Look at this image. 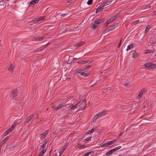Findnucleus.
Returning <instances> with one entry per match:
<instances>
[{
	"instance_id": "bf43d9fd",
	"label": "nucleus",
	"mask_w": 156,
	"mask_h": 156,
	"mask_svg": "<svg viewBox=\"0 0 156 156\" xmlns=\"http://www.w3.org/2000/svg\"><path fill=\"white\" fill-rule=\"evenodd\" d=\"M115 148L116 151H117L118 150V149L117 147Z\"/></svg>"
},
{
	"instance_id": "774afa93",
	"label": "nucleus",
	"mask_w": 156,
	"mask_h": 156,
	"mask_svg": "<svg viewBox=\"0 0 156 156\" xmlns=\"http://www.w3.org/2000/svg\"><path fill=\"white\" fill-rule=\"evenodd\" d=\"M69 105H70V104H69ZM68 105H67V106H68Z\"/></svg>"
},
{
	"instance_id": "37998d69",
	"label": "nucleus",
	"mask_w": 156,
	"mask_h": 156,
	"mask_svg": "<svg viewBox=\"0 0 156 156\" xmlns=\"http://www.w3.org/2000/svg\"><path fill=\"white\" fill-rule=\"evenodd\" d=\"M42 151H41V152L43 153V154H44V153L46 151V150H44V149H42Z\"/></svg>"
},
{
	"instance_id": "4be33fe9",
	"label": "nucleus",
	"mask_w": 156,
	"mask_h": 156,
	"mask_svg": "<svg viewBox=\"0 0 156 156\" xmlns=\"http://www.w3.org/2000/svg\"><path fill=\"white\" fill-rule=\"evenodd\" d=\"M14 68V66L12 64H11L9 68L8 69V70L11 71L12 73L13 71V70Z\"/></svg>"
},
{
	"instance_id": "5701e85b",
	"label": "nucleus",
	"mask_w": 156,
	"mask_h": 156,
	"mask_svg": "<svg viewBox=\"0 0 156 156\" xmlns=\"http://www.w3.org/2000/svg\"><path fill=\"white\" fill-rule=\"evenodd\" d=\"M34 40L36 41H41L43 39V37H39L34 38Z\"/></svg>"
},
{
	"instance_id": "b1692460",
	"label": "nucleus",
	"mask_w": 156,
	"mask_h": 156,
	"mask_svg": "<svg viewBox=\"0 0 156 156\" xmlns=\"http://www.w3.org/2000/svg\"><path fill=\"white\" fill-rule=\"evenodd\" d=\"M48 142V141H46L44 142V143L43 144L41 145L40 147V149H44V147L46 145L47 143Z\"/></svg>"
},
{
	"instance_id": "aec40b11",
	"label": "nucleus",
	"mask_w": 156,
	"mask_h": 156,
	"mask_svg": "<svg viewBox=\"0 0 156 156\" xmlns=\"http://www.w3.org/2000/svg\"><path fill=\"white\" fill-rule=\"evenodd\" d=\"M146 91L145 89H143L140 90V93L139 94L137 97L140 98L142 95Z\"/></svg>"
},
{
	"instance_id": "13d9d810",
	"label": "nucleus",
	"mask_w": 156,
	"mask_h": 156,
	"mask_svg": "<svg viewBox=\"0 0 156 156\" xmlns=\"http://www.w3.org/2000/svg\"><path fill=\"white\" fill-rule=\"evenodd\" d=\"M3 145V144H2V142H1L0 144V147H1Z\"/></svg>"
},
{
	"instance_id": "9b49d317",
	"label": "nucleus",
	"mask_w": 156,
	"mask_h": 156,
	"mask_svg": "<svg viewBox=\"0 0 156 156\" xmlns=\"http://www.w3.org/2000/svg\"><path fill=\"white\" fill-rule=\"evenodd\" d=\"M77 106V105L76 104L75 105H72V104L71 106H69L67 107V108L70 110H73L76 109L77 107H78V106Z\"/></svg>"
},
{
	"instance_id": "f8f14e48",
	"label": "nucleus",
	"mask_w": 156,
	"mask_h": 156,
	"mask_svg": "<svg viewBox=\"0 0 156 156\" xmlns=\"http://www.w3.org/2000/svg\"><path fill=\"white\" fill-rule=\"evenodd\" d=\"M119 26V23H116L114 24L113 26L109 27V30H112L116 29Z\"/></svg>"
},
{
	"instance_id": "603ef678",
	"label": "nucleus",
	"mask_w": 156,
	"mask_h": 156,
	"mask_svg": "<svg viewBox=\"0 0 156 156\" xmlns=\"http://www.w3.org/2000/svg\"><path fill=\"white\" fill-rule=\"evenodd\" d=\"M86 105H85L83 107V108H82L81 110H84L86 108Z\"/></svg>"
},
{
	"instance_id": "a19ab883",
	"label": "nucleus",
	"mask_w": 156,
	"mask_h": 156,
	"mask_svg": "<svg viewBox=\"0 0 156 156\" xmlns=\"http://www.w3.org/2000/svg\"><path fill=\"white\" fill-rule=\"evenodd\" d=\"M44 154L42 153L41 152H40L37 155V156H43L44 155Z\"/></svg>"
},
{
	"instance_id": "69168bd1",
	"label": "nucleus",
	"mask_w": 156,
	"mask_h": 156,
	"mask_svg": "<svg viewBox=\"0 0 156 156\" xmlns=\"http://www.w3.org/2000/svg\"><path fill=\"white\" fill-rule=\"evenodd\" d=\"M94 84H93V85H91V87H92V86H93V85H94Z\"/></svg>"
},
{
	"instance_id": "0e129e2a",
	"label": "nucleus",
	"mask_w": 156,
	"mask_h": 156,
	"mask_svg": "<svg viewBox=\"0 0 156 156\" xmlns=\"http://www.w3.org/2000/svg\"><path fill=\"white\" fill-rule=\"evenodd\" d=\"M77 144L78 145H79L80 144L79 143H78Z\"/></svg>"
},
{
	"instance_id": "2eb2a0df",
	"label": "nucleus",
	"mask_w": 156,
	"mask_h": 156,
	"mask_svg": "<svg viewBox=\"0 0 156 156\" xmlns=\"http://www.w3.org/2000/svg\"><path fill=\"white\" fill-rule=\"evenodd\" d=\"M106 114L105 112H101L96 115L98 118H101L104 116Z\"/></svg>"
},
{
	"instance_id": "f704fd0d",
	"label": "nucleus",
	"mask_w": 156,
	"mask_h": 156,
	"mask_svg": "<svg viewBox=\"0 0 156 156\" xmlns=\"http://www.w3.org/2000/svg\"><path fill=\"white\" fill-rule=\"evenodd\" d=\"M94 131V129L93 128H92L91 129L88 130L87 133L88 134H90L92 133Z\"/></svg>"
},
{
	"instance_id": "cd10ccee",
	"label": "nucleus",
	"mask_w": 156,
	"mask_h": 156,
	"mask_svg": "<svg viewBox=\"0 0 156 156\" xmlns=\"http://www.w3.org/2000/svg\"><path fill=\"white\" fill-rule=\"evenodd\" d=\"M133 44H131L128 46V47L126 49L127 51L133 48Z\"/></svg>"
},
{
	"instance_id": "f03ea898",
	"label": "nucleus",
	"mask_w": 156,
	"mask_h": 156,
	"mask_svg": "<svg viewBox=\"0 0 156 156\" xmlns=\"http://www.w3.org/2000/svg\"><path fill=\"white\" fill-rule=\"evenodd\" d=\"M116 141V140H115L111 141H110L108 142H106L102 144L101 147H108L109 145H111Z\"/></svg>"
},
{
	"instance_id": "4468645a",
	"label": "nucleus",
	"mask_w": 156,
	"mask_h": 156,
	"mask_svg": "<svg viewBox=\"0 0 156 156\" xmlns=\"http://www.w3.org/2000/svg\"><path fill=\"white\" fill-rule=\"evenodd\" d=\"M66 106V105L64 103H62L61 104H60L58 105L57 106L55 109H56V110H58L61 109L62 108H63Z\"/></svg>"
},
{
	"instance_id": "4c0bfd02",
	"label": "nucleus",
	"mask_w": 156,
	"mask_h": 156,
	"mask_svg": "<svg viewBox=\"0 0 156 156\" xmlns=\"http://www.w3.org/2000/svg\"><path fill=\"white\" fill-rule=\"evenodd\" d=\"M86 145H82L80 146H79V148L80 149L81 148H85Z\"/></svg>"
},
{
	"instance_id": "1a4fd4ad",
	"label": "nucleus",
	"mask_w": 156,
	"mask_h": 156,
	"mask_svg": "<svg viewBox=\"0 0 156 156\" xmlns=\"http://www.w3.org/2000/svg\"><path fill=\"white\" fill-rule=\"evenodd\" d=\"M50 44V43H48L47 44H45L44 46L37 48V50L35 51V52L39 51H42L46 47Z\"/></svg>"
},
{
	"instance_id": "e433bc0d",
	"label": "nucleus",
	"mask_w": 156,
	"mask_h": 156,
	"mask_svg": "<svg viewBox=\"0 0 156 156\" xmlns=\"http://www.w3.org/2000/svg\"><path fill=\"white\" fill-rule=\"evenodd\" d=\"M44 18H45V16H44L43 17H41L39 18H37V19L39 21H40L43 20L44 19Z\"/></svg>"
},
{
	"instance_id": "79ce46f5",
	"label": "nucleus",
	"mask_w": 156,
	"mask_h": 156,
	"mask_svg": "<svg viewBox=\"0 0 156 156\" xmlns=\"http://www.w3.org/2000/svg\"><path fill=\"white\" fill-rule=\"evenodd\" d=\"M38 20L37 18V19H35L34 20H33V21L34 23H36L37 22L39 21Z\"/></svg>"
},
{
	"instance_id": "58836bf2",
	"label": "nucleus",
	"mask_w": 156,
	"mask_h": 156,
	"mask_svg": "<svg viewBox=\"0 0 156 156\" xmlns=\"http://www.w3.org/2000/svg\"><path fill=\"white\" fill-rule=\"evenodd\" d=\"M98 117L97 116V115H96L92 119L94 120V121L96 120L97 119H98Z\"/></svg>"
},
{
	"instance_id": "7ed1b4c3",
	"label": "nucleus",
	"mask_w": 156,
	"mask_h": 156,
	"mask_svg": "<svg viewBox=\"0 0 156 156\" xmlns=\"http://www.w3.org/2000/svg\"><path fill=\"white\" fill-rule=\"evenodd\" d=\"M144 66L146 67L151 69L156 68V65L151 62L147 63L145 64Z\"/></svg>"
},
{
	"instance_id": "c756f323",
	"label": "nucleus",
	"mask_w": 156,
	"mask_h": 156,
	"mask_svg": "<svg viewBox=\"0 0 156 156\" xmlns=\"http://www.w3.org/2000/svg\"><path fill=\"white\" fill-rule=\"evenodd\" d=\"M154 53V51L153 49L148 50L146 51V52L145 53V54L151 53Z\"/></svg>"
},
{
	"instance_id": "338daca9",
	"label": "nucleus",
	"mask_w": 156,
	"mask_h": 156,
	"mask_svg": "<svg viewBox=\"0 0 156 156\" xmlns=\"http://www.w3.org/2000/svg\"><path fill=\"white\" fill-rule=\"evenodd\" d=\"M36 115H38V113H37Z\"/></svg>"
},
{
	"instance_id": "a211bd4d",
	"label": "nucleus",
	"mask_w": 156,
	"mask_h": 156,
	"mask_svg": "<svg viewBox=\"0 0 156 156\" xmlns=\"http://www.w3.org/2000/svg\"><path fill=\"white\" fill-rule=\"evenodd\" d=\"M113 2V1H112V0L106 1V2H105L103 4H102V5L104 7L105 6L107 5H110V4H111Z\"/></svg>"
},
{
	"instance_id": "c03bdc74",
	"label": "nucleus",
	"mask_w": 156,
	"mask_h": 156,
	"mask_svg": "<svg viewBox=\"0 0 156 156\" xmlns=\"http://www.w3.org/2000/svg\"><path fill=\"white\" fill-rule=\"evenodd\" d=\"M110 23V22H108V20L107 22H106L104 24V25L105 27H106L108 25V24L109 23Z\"/></svg>"
},
{
	"instance_id": "8fccbe9b",
	"label": "nucleus",
	"mask_w": 156,
	"mask_h": 156,
	"mask_svg": "<svg viewBox=\"0 0 156 156\" xmlns=\"http://www.w3.org/2000/svg\"><path fill=\"white\" fill-rule=\"evenodd\" d=\"M123 133H120L119 134V136L117 137H118L119 136L120 137V136H121L122 135H123Z\"/></svg>"
},
{
	"instance_id": "72a5a7b5",
	"label": "nucleus",
	"mask_w": 156,
	"mask_h": 156,
	"mask_svg": "<svg viewBox=\"0 0 156 156\" xmlns=\"http://www.w3.org/2000/svg\"><path fill=\"white\" fill-rule=\"evenodd\" d=\"M151 28V27L150 25L147 26L145 30V33H146L147 32V30H149Z\"/></svg>"
},
{
	"instance_id": "ddd939ff",
	"label": "nucleus",
	"mask_w": 156,
	"mask_h": 156,
	"mask_svg": "<svg viewBox=\"0 0 156 156\" xmlns=\"http://www.w3.org/2000/svg\"><path fill=\"white\" fill-rule=\"evenodd\" d=\"M119 16L118 14H116L113 17L111 18H109L108 20V22H111L112 21H114V20H115Z\"/></svg>"
},
{
	"instance_id": "412c9836",
	"label": "nucleus",
	"mask_w": 156,
	"mask_h": 156,
	"mask_svg": "<svg viewBox=\"0 0 156 156\" xmlns=\"http://www.w3.org/2000/svg\"><path fill=\"white\" fill-rule=\"evenodd\" d=\"M86 100L85 98H83L82 100L81 101H80L78 102L76 104L77 106L78 107L83 102L85 101Z\"/></svg>"
},
{
	"instance_id": "c85d7f7f",
	"label": "nucleus",
	"mask_w": 156,
	"mask_h": 156,
	"mask_svg": "<svg viewBox=\"0 0 156 156\" xmlns=\"http://www.w3.org/2000/svg\"><path fill=\"white\" fill-rule=\"evenodd\" d=\"M92 137L90 136L88 137L84 140V142H86L90 140L91 139Z\"/></svg>"
},
{
	"instance_id": "f3484780",
	"label": "nucleus",
	"mask_w": 156,
	"mask_h": 156,
	"mask_svg": "<svg viewBox=\"0 0 156 156\" xmlns=\"http://www.w3.org/2000/svg\"><path fill=\"white\" fill-rule=\"evenodd\" d=\"M85 43L84 41H82L80 43H78L75 44H74V46L76 47H81Z\"/></svg>"
},
{
	"instance_id": "de8ad7c7",
	"label": "nucleus",
	"mask_w": 156,
	"mask_h": 156,
	"mask_svg": "<svg viewBox=\"0 0 156 156\" xmlns=\"http://www.w3.org/2000/svg\"><path fill=\"white\" fill-rule=\"evenodd\" d=\"M90 67H91V66L90 65H89V66H85V67H84V68H85V69H87V68H90Z\"/></svg>"
},
{
	"instance_id": "2f4dec72",
	"label": "nucleus",
	"mask_w": 156,
	"mask_h": 156,
	"mask_svg": "<svg viewBox=\"0 0 156 156\" xmlns=\"http://www.w3.org/2000/svg\"><path fill=\"white\" fill-rule=\"evenodd\" d=\"M66 149L65 148H64L62 149L59 152V156H61L62 154L64 152V151Z\"/></svg>"
},
{
	"instance_id": "bb28decb",
	"label": "nucleus",
	"mask_w": 156,
	"mask_h": 156,
	"mask_svg": "<svg viewBox=\"0 0 156 156\" xmlns=\"http://www.w3.org/2000/svg\"><path fill=\"white\" fill-rule=\"evenodd\" d=\"M96 20L98 22V23L99 24H100L104 21L105 19L103 18L101 19H98Z\"/></svg>"
},
{
	"instance_id": "052dcab7",
	"label": "nucleus",
	"mask_w": 156,
	"mask_h": 156,
	"mask_svg": "<svg viewBox=\"0 0 156 156\" xmlns=\"http://www.w3.org/2000/svg\"><path fill=\"white\" fill-rule=\"evenodd\" d=\"M151 7V5H149L147 6V8H150Z\"/></svg>"
},
{
	"instance_id": "423d86ee",
	"label": "nucleus",
	"mask_w": 156,
	"mask_h": 156,
	"mask_svg": "<svg viewBox=\"0 0 156 156\" xmlns=\"http://www.w3.org/2000/svg\"><path fill=\"white\" fill-rule=\"evenodd\" d=\"M49 133V130H47L44 132L41 133L40 136V137L41 140L44 139L47 136Z\"/></svg>"
},
{
	"instance_id": "e2e57ef3",
	"label": "nucleus",
	"mask_w": 156,
	"mask_h": 156,
	"mask_svg": "<svg viewBox=\"0 0 156 156\" xmlns=\"http://www.w3.org/2000/svg\"><path fill=\"white\" fill-rule=\"evenodd\" d=\"M51 27H52V28H54V26H52Z\"/></svg>"
},
{
	"instance_id": "473e14b6",
	"label": "nucleus",
	"mask_w": 156,
	"mask_h": 156,
	"mask_svg": "<svg viewBox=\"0 0 156 156\" xmlns=\"http://www.w3.org/2000/svg\"><path fill=\"white\" fill-rule=\"evenodd\" d=\"M93 153V151H90L88 152H87L84 154L85 155H86V156H88L90 154H91Z\"/></svg>"
},
{
	"instance_id": "7c9ffc66",
	"label": "nucleus",
	"mask_w": 156,
	"mask_h": 156,
	"mask_svg": "<svg viewBox=\"0 0 156 156\" xmlns=\"http://www.w3.org/2000/svg\"><path fill=\"white\" fill-rule=\"evenodd\" d=\"M9 138V136H7L6 137H5V139H4L3 140H2V144H3L5 143V141L7 140H8V139Z\"/></svg>"
},
{
	"instance_id": "09e8293b",
	"label": "nucleus",
	"mask_w": 156,
	"mask_h": 156,
	"mask_svg": "<svg viewBox=\"0 0 156 156\" xmlns=\"http://www.w3.org/2000/svg\"><path fill=\"white\" fill-rule=\"evenodd\" d=\"M129 83H126L124 85L125 86H129Z\"/></svg>"
},
{
	"instance_id": "49530a36",
	"label": "nucleus",
	"mask_w": 156,
	"mask_h": 156,
	"mask_svg": "<svg viewBox=\"0 0 156 156\" xmlns=\"http://www.w3.org/2000/svg\"><path fill=\"white\" fill-rule=\"evenodd\" d=\"M139 20H137L133 22L134 24H137L139 22Z\"/></svg>"
},
{
	"instance_id": "680f3d73",
	"label": "nucleus",
	"mask_w": 156,
	"mask_h": 156,
	"mask_svg": "<svg viewBox=\"0 0 156 156\" xmlns=\"http://www.w3.org/2000/svg\"><path fill=\"white\" fill-rule=\"evenodd\" d=\"M122 39L121 38L120 40V42H121H121L122 41Z\"/></svg>"
},
{
	"instance_id": "0eeeda50",
	"label": "nucleus",
	"mask_w": 156,
	"mask_h": 156,
	"mask_svg": "<svg viewBox=\"0 0 156 156\" xmlns=\"http://www.w3.org/2000/svg\"><path fill=\"white\" fill-rule=\"evenodd\" d=\"M35 114H34L29 117L27 118V120L25 122L24 125H26V123H28L29 122L33 117L35 116Z\"/></svg>"
},
{
	"instance_id": "39448f33",
	"label": "nucleus",
	"mask_w": 156,
	"mask_h": 156,
	"mask_svg": "<svg viewBox=\"0 0 156 156\" xmlns=\"http://www.w3.org/2000/svg\"><path fill=\"white\" fill-rule=\"evenodd\" d=\"M18 93L17 90L15 89L12 90L10 93V95L11 97H12V98H13L15 97L17 95Z\"/></svg>"
},
{
	"instance_id": "393cba45",
	"label": "nucleus",
	"mask_w": 156,
	"mask_h": 156,
	"mask_svg": "<svg viewBox=\"0 0 156 156\" xmlns=\"http://www.w3.org/2000/svg\"><path fill=\"white\" fill-rule=\"evenodd\" d=\"M40 0H34L30 2V4L32 5H35L37 4Z\"/></svg>"
},
{
	"instance_id": "864d4df0",
	"label": "nucleus",
	"mask_w": 156,
	"mask_h": 156,
	"mask_svg": "<svg viewBox=\"0 0 156 156\" xmlns=\"http://www.w3.org/2000/svg\"><path fill=\"white\" fill-rule=\"evenodd\" d=\"M66 15V14H62L61 15V17H64Z\"/></svg>"
},
{
	"instance_id": "c9c22d12",
	"label": "nucleus",
	"mask_w": 156,
	"mask_h": 156,
	"mask_svg": "<svg viewBox=\"0 0 156 156\" xmlns=\"http://www.w3.org/2000/svg\"><path fill=\"white\" fill-rule=\"evenodd\" d=\"M93 0H88L87 2V4L88 5H91L92 4Z\"/></svg>"
},
{
	"instance_id": "a18cd8bd",
	"label": "nucleus",
	"mask_w": 156,
	"mask_h": 156,
	"mask_svg": "<svg viewBox=\"0 0 156 156\" xmlns=\"http://www.w3.org/2000/svg\"><path fill=\"white\" fill-rule=\"evenodd\" d=\"M110 90V87H108L107 88L105 89L104 90V91H105V93H106V91H107L108 90Z\"/></svg>"
},
{
	"instance_id": "9d476101",
	"label": "nucleus",
	"mask_w": 156,
	"mask_h": 156,
	"mask_svg": "<svg viewBox=\"0 0 156 156\" xmlns=\"http://www.w3.org/2000/svg\"><path fill=\"white\" fill-rule=\"evenodd\" d=\"M96 20H95L94 22V24H92L91 27L93 29H96L98 27V25L99 24Z\"/></svg>"
},
{
	"instance_id": "dca6fc26",
	"label": "nucleus",
	"mask_w": 156,
	"mask_h": 156,
	"mask_svg": "<svg viewBox=\"0 0 156 156\" xmlns=\"http://www.w3.org/2000/svg\"><path fill=\"white\" fill-rule=\"evenodd\" d=\"M131 52L132 54V57L133 58H136L138 55L137 52L135 50L131 51Z\"/></svg>"
},
{
	"instance_id": "a878e982",
	"label": "nucleus",
	"mask_w": 156,
	"mask_h": 156,
	"mask_svg": "<svg viewBox=\"0 0 156 156\" xmlns=\"http://www.w3.org/2000/svg\"><path fill=\"white\" fill-rule=\"evenodd\" d=\"M113 153L112 151V149L109 151L107 152L105 154L106 155L109 156L112 154Z\"/></svg>"
},
{
	"instance_id": "6e6d98bb",
	"label": "nucleus",
	"mask_w": 156,
	"mask_h": 156,
	"mask_svg": "<svg viewBox=\"0 0 156 156\" xmlns=\"http://www.w3.org/2000/svg\"><path fill=\"white\" fill-rule=\"evenodd\" d=\"M118 149V150L120 149L121 148V146H119L118 147H117Z\"/></svg>"
},
{
	"instance_id": "3c124183",
	"label": "nucleus",
	"mask_w": 156,
	"mask_h": 156,
	"mask_svg": "<svg viewBox=\"0 0 156 156\" xmlns=\"http://www.w3.org/2000/svg\"><path fill=\"white\" fill-rule=\"evenodd\" d=\"M112 152L113 153L116 151L115 149V148L112 149Z\"/></svg>"
},
{
	"instance_id": "4d7b16f0",
	"label": "nucleus",
	"mask_w": 156,
	"mask_h": 156,
	"mask_svg": "<svg viewBox=\"0 0 156 156\" xmlns=\"http://www.w3.org/2000/svg\"><path fill=\"white\" fill-rule=\"evenodd\" d=\"M73 0H67V2L68 3L71 2Z\"/></svg>"
},
{
	"instance_id": "20e7f679",
	"label": "nucleus",
	"mask_w": 156,
	"mask_h": 156,
	"mask_svg": "<svg viewBox=\"0 0 156 156\" xmlns=\"http://www.w3.org/2000/svg\"><path fill=\"white\" fill-rule=\"evenodd\" d=\"M19 120H18L17 121V122L15 123V124L14 125V124L11 128H9L7 130L8 132H9H9H11L12 131L13 129L14 128L16 125H18L21 122V121L20 119Z\"/></svg>"
},
{
	"instance_id": "5fc2aeb1",
	"label": "nucleus",
	"mask_w": 156,
	"mask_h": 156,
	"mask_svg": "<svg viewBox=\"0 0 156 156\" xmlns=\"http://www.w3.org/2000/svg\"><path fill=\"white\" fill-rule=\"evenodd\" d=\"M121 45V42H119V43L118 44V47L119 48H120V47Z\"/></svg>"
},
{
	"instance_id": "6ab92c4d",
	"label": "nucleus",
	"mask_w": 156,
	"mask_h": 156,
	"mask_svg": "<svg viewBox=\"0 0 156 156\" xmlns=\"http://www.w3.org/2000/svg\"><path fill=\"white\" fill-rule=\"evenodd\" d=\"M104 6L102 4L99 6L96 9V13H98L101 10H102Z\"/></svg>"
},
{
	"instance_id": "ea45409f",
	"label": "nucleus",
	"mask_w": 156,
	"mask_h": 156,
	"mask_svg": "<svg viewBox=\"0 0 156 156\" xmlns=\"http://www.w3.org/2000/svg\"><path fill=\"white\" fill-rule=\"evenodd\" d=\"M9 133V132H8L7 131H6L5 132L3 133L4 136H5L7 135Z\"/></svg>"
},
{
	"instance_id": "f257e3e1",
	"label": "nucleus",
	"mask_w": 156,
	"mask_h": 156,
	"mask_svg": "<svg viewBox=\"0 0 156 156\" xmlns=\"http://www.w3.org/2000/svg\"><path fill=\"white\" fill-rule=\"evenodd\" d=\"M76 73H78L80 74L84 77H86L88 76L90 74V73H85L84 72H86L85 69H77L75 70Z\"/></svg>"
},
{
	"instance_id": "6e6552de",
	"label": "nucleus",
	"mask_w": 156,
	"mask_h": 156,
	"mask_svg": "<svg viewBox=\"0 0 156 156\" xmlns=\"http://www.w3.org/2000/svg\"><path fill=\"white\" fill-rule=\"evenodd\" d=\"M92 61H90L89 60L83 61H80L78 62V63H79L80 64H87L88 65L91 62H92Z\"/></svg>"
}]
</instances>
